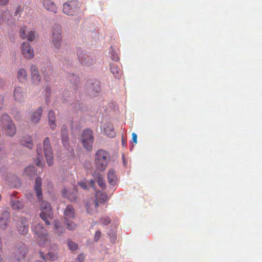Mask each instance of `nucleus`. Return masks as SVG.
Returning <instances> with one entry per match:
<instances>
[{
	"instance_id": "obj_1",
	"label": "nucleus",
	"mask_w": 262,
	"mask_h": 262,
	"mask_svg": "<svg viewBox=\"0 0 262 262\" xmlns=\"http://www.w3.org/2000/svg\"><path fill=\"white\" fill-rule=\"evenodd\" d=\"M110 160V155L105 150L99 149L95 154L94 165L97 170L103 171L106 168Z\"/></svg>"
},
{
	"instance_id": "obj_2",
	"label": "nucleus",
	"mask_w": 262,
	"mask_h": 262,
	"mask_svg": "<svg viewBox=\"0 0 262 262\" xmlns=\"http://www.w3.org/2000/svg\"><path fill=\"white\" fill-rule=\"evenodd\" d=\"M32 230L36 235L40 246H44L48 244L47 231L39 222L34 221L32 223Z\"/></svg>"
},
{
	"instance_id": "obj_3",
	"label": "nucleus",
	"mask_w": 262,
	"mask_h": 262,
	"mask_svg": "<svg viewBox=\"0 0 262 262\" xmlns=\"http://www.w3.org/2000/svg\"><path fill=\"white\" fill-rule=\"evenodd\" d=\"M0 121L5 132L7 135L12 137L15 134L16 131L15 125L7 114L2 115Z\"/></svg>"
},
{
	"instance_id": "obj_4",
	"label": "nucleus",
	"mask_w": 262,
	"mask_h": 262,
	"mask_svg": "<svg viewBox=\"0 0 262 262\" xmlns=\"http://www.w3.org/2000/svg\"><path fill=\"white\" fill-rule=\"evenodd\" d=\"M63 12L68 15L75 16L80 12V5L78 1L72 0L64 3Z\"/></svg>"
},
{
	"instance_id": "obj_5",
	"label": "nucleus",
	"mask_w": 262,
	"mask_h": 262,
	"mask_svg": "<svg viewBox=\"0 0 262 262\" xmlns=\"http://www.w3.org/2000/svg\"><path fill=\"white\" fill-rule=\"evenodd\" d=\"M40 207L41 212L40 213V216L45 221L47 225H49L50 224L49 220H52L53 218V214L50 204L47 202H42Z\"/></svg>"
},
{
	"instance_id": "obj_6",
	"label": "nucleus",
	"mask_w": 262,
	"mask_h": 262,
	"mask_svg": "<svg viewBox=\"0 0 262 262\" xmlns=\"http://www.w3.org/2000/svg\"><path fill=\"white\" fill-rule=\"evenodd\" d=\"M81 141L85 149L88 151H91L94 142L93 133L90 129H84L82 134Z\"/></svg>"
},
{
	"instance_id": "obj_7",
	"label": "nucleus",
	"mask_w": 262,
	"mask_h": 262,
	"mask_svg": "<svg viewBox=\"0 0 262 262\" xmlns=\"http://www.w3.org/2000/svg\"><path fill=\"white\" fill-rule=\"evenodd\" d=\"M61 30L59 27H56L53 29L51 38V46L55 50L58 51L61 46Z\"/></svg>"
},
{
	"instance_id": "obj_8",
	"label": "nucleus",
	"mask_w": 262,
	"mask_h": 262,
	"mask_svg": "<svg viewBox=\"0 0 262 262\" xmlns=\"http://www.w3.org/2000/svg\"><path fill=\"white\" fill-rule=\"evenodd\" d=\"M43 149L44 155L48 166H51L53 164V154L50 139L48 137L45 139L43 142Z\"/></svg>"
},
{
	"instance_id": "obj_9",
	"label": "nucleus",
	"mask_w": 262,
	"mask_h": 262,
	"mask_svg": "<svg viewBox=\"0 0 262 262\" xmlns=\"http://www.w3.org/2000/svg\"><path fill=\"white\" fill-rule=\"evenodd\" d=\"M22 55L26 59H32L34 56V52L33 48L28 42H24L21 45Z\"/></svg>"
},
{
	"instance_id": "obj_10",
	"label": "nucleus",
	"mask_w": 262,
	"mask_h": 262,
	"mask_svg": "<svg viewBox=\"0 0 262 262\" xmlns=\"http://www.w3.org/2000/svg\"><path fill=\"white\" fill-rule=\"evenodd\" d=\"M77 56L79 62L84 66H90L94 62L93 60L84 51L81 50H78Z\"/></svg>"
},
{
	"instance_id": "obj_11",
	"label": "nucleus",
	"mask_w": 262,
	"mask_h": 262,
	"mask_svg": "<svg viewBox=\"0 0 262 262\" xmlns=\"http://www.w3.org/2000/svg\"><path fill=\"white\" fill-rule=\"evenodd\" d=\"M17 227L19 233L25 235L28 231V221L26 218H20L17 222Z\"/></svg>"
},
{
	"instance_id": "obj_12",
	"label": "nucleus",
	"mask_w": 262,
	"mask_h": 262,
	"mask_svg": "<svg viewBox=\"0 0 262 262\" xmlns=\"http://www.w3.org/2000/svg\"><path fill=\"white\" fill-rule=\"evenodd\" d=\"M20 37L25 39L27 38L30 41H32L35 38V33L33 30H28L26 27H23L20 30Z\"/></svg>"
},
{
	"instance_id": "obj_13",
	"label": "nucleus",
	"mask_w": 262,
	"mask_h": 262,
	"mask_svg": "<svg viewBox=\"0 0 262 262\" xmlns=\"http://www.w3.org/2000/svg\"><path fill=\"white\" fill-rule=\"evenodd\" d=\"M6 23L8 25L13 24V20L8 11H2L0 9V25Z\"/></svg>"
},
{
	"instance_id": "obj_14",
	"label": "nucleus",
	"mask_w": 262,
	"mask_h": 262,
	"mask_svg": "<svg viewBox=\"0 0 262 262\" xmlns=\"http://www.w3.org/2000/svg\"><path fill=\"white\" fill-rule=\"evenodd\" d=\"M43 6L48 12L56 14L57 13V7L55 3L51 0H43Z\"/></svg>"
},
{
	"instance_id": "obj_15",
	"label": "nucleus",
	"mask_w": 262,
	"mask_h": 262,
	"mask_svg": "<svg viewBox=\"0 0 262 262\" xmlns=\"http://www.w3.org/2000/svg\"><path fill=\"white\" fill-rule=\"evenodd\" d=\"M41 185V179L40 177L36 178L34 188L39 201H41L42 200Z\"/></svg>"
},
{
	"instance_id": "obj_16",
	"label": "nucleus",
	"mask_w": 262,
	"mask_h": 262,
	"mask_svg": "<svg viewBox=\"0 0 262 262\" xmlns=\"http://www.w3.org/2000/svg\"><path fill=\"white\" fill-rule=\"evenodd\" d=\"M13 95L16 101L21 102L24 100L26 93L21 87L17 86L14 89Z\"/></svg>"
},
{
	"instance_id": "obj_17",
	"label": "nucleus",
	"mask_w": 262,
	"mask_h": 262,
	"mask_svg": "<svg viewBox=\"0 0 262 262\" xmlns=\"http://www.w3.org/2000/svg\"><path fill=\"white\" fill-rule=\"evenodd\" d=\"M61 141L63 146L68 149L69 147L68 130L66 125H63L61 130Z\"/></svg>"
},
{
	"instance_id": "obj_18",
	"label": "nucleus",
	"mask_w": 262,
	"mask_h": 262,
	"mask_svg": "<svg viewBox=\"0 0 262 262\" xmlns=\"http://www.w3.org/2000/svg\"><path fill=\"white\" fill-rule=\"evenodd\" d=\"M10 213L8 211H4L0 216V227L5 229L9 223Z\"/></svg>"
},
{
	"instance_id": "obj_19",
	"label": "nucleus",
	"mask_w": 262,
	"mask_h": 262,
	"mask_svg": "<svg viewBox=\"0 0 262 262\" xmlns=\"http://www.w3.org/2000/svg\"><path fill=\"white\" fill-rule=\"evenodd\" d=\"M64 220H73L75 217V211L73 206L68 205L63 212Z\"/></svg>"
},
{
	"instance_id": "obj_20",
	"label": "nucleus",
	"mask_w": 262,
	"mask_h": 262,
	"mask_svg": "<svg viewBox=\"0 0 262 262\" xmlns=\"http://www.w3.org/2000/svg\"><path fill=\"white\" fill-rule=\"evenodd\" d=\"M48 122L50 128L54 130L57 126L55 113L53 110H50L48 114Z\"/></svg>"
},
{
	"instance_id": "obj_21",
	"label": "nucleus",
	"mask_w": 262,
	"mask_h": 262,
	"mask_svg": "<svg viewBox=\"0 0 262 262\" xmlns=\"http://www.w3.org/2000/svg\"><path fill=\"white\" fill-rule=\"evenodd\" d=\"M42 108L39 107L35 112H34L30 116V120L32 123L36 124L40 119L42 113Z\"/></svg>"
},
{
	"instance_id": "obj_22",
	"label": "nucleus",
	"mask_w": 262,
	"mask_h": 262,
	"mask_svg": "<svg viewBox=\"0 0 262 262\" xmlns=\"http://www.w3.org/2000/svg\"><path fill=\"white\" fill-rule=\"evenodd\" d=\"M95 197V207H97L98 206L99 203H103L106 201L108 199L107 195L105 193L101 191L96 192Z\"/></svg>"
},
{
	"instance_id": "obj_23",
	"label": "nucleus",
	"mask_w": 262,
	"mask_h": 262,
	"mask_svg": "<svg viewBox=\"0 0 262 262\" xmlns=\"http://www.w3.org/2000/svg\"><path fill=\"white\" fill-rule=\"evenodd\" d=\"M107 177L108 182L110 185L114 186L117 183V177H116V171L114 169H109Z\"/></svg>"
},
{
	"instance_id": "obj_24",
	"label": "nucleus",
	"mask_w": 262,
	"mask_h": 262,
	"mask_svg": "<svg viewBox=\"0 0 262 262\" xmlns=\"http://www.w3.org/2000/svg\"><path fill=\"white\" fill-rule=\"evenodd\" d=\"M27 252V249L25 246L23 245L21 246L20 248H17L16 253L15 257L18 260H20L22 259H24Z\"/></svg>"
},
{
	"instance_id": "obj_25",
	"label": "nucleus",
	"mask_w": 262,
	"mask_h": 262,
	"mask_svg": "<svg viewBox=\"0 0 262 262\" xmlns=\"http://www.w3.org/2000/svg\"><path fill=\"white\" fill-rule=\"evenodd\" d=\"M76 192L75 190L72 192H69L68 190L64 188L62 191V195L64 198H67L70 201L74 202L77 199Z\"/></svg>"
},
{
	"instance_id": "obj_26",
	"label": "nucleus",
	"mask_w": 262,
	"mask_h": 262,
	"mask_svg": "<svg viewBox=\"0 0 262 262\" xmlns=\"http://www.w3.org/2000/svg\"><path fill=\"white\" fill-rule=\"evenodd\" d=\"M17 77L19 82H25L28 77L26 70L23 68L19 69L17 71Z\"/></svg>"
},
{
	"instance_id": "obj_27",
	"label": "nucleus",
	"mask_w": 262,
	"mask_h": 262,
	"mask_svg": "<svg viewBox=\"0 0 262 262\" xmlns=\"http://www.w3.org/2000/svg\"><path fill=\"white\" fill-rule=\"evenodd\" d=\"M94 178L97 180L98 185L101 188H104L106 186L105 181L99 172H95L93 174Z\"/></svg>"
},
{
	"instance_id": "obj_28",
	"label": "nucleus",
	"mask_w": 262,
	"mask_h": 262,
	"mask_svg": "<svg viewBox=\"0 0 262 262\" xmlns=\"http://www.w3.org/2000/svg\"><path fill=\"white\" fill-rule=\"evenodd\" d=\"M54 230L56 233L60 235L64 231V228L62 227L61 223L59 221H55L53 223Z\"/></svg>"
},
{
	"instance_id": "obj_29",
	"label": "nucleus",
	"mask_w": 262,
	"mask_h": 262,
	"mask_svg": "<svg viewBox=\"0 0 262 262\" xmlns=\"http://www.w3.org/2000/svg\"><path fill=\"white\" fill-rule=\"evenodd\" d=\"M111 71L116 78L119 79L120 77L121 72L119 67L117 65L114 63L112 64L111 65Z\"/></svg>"
},
{
	"instance_id": "obj_30",
	"label": "nucleus",
	"mask_w": 262,
	"mask_h": 262,
	"mask_svg": "<svg viewBox=\"0 0 262 262\" xmlns=\"http://www.w3.org/2000/svg\"><path fill=\"white\" fill-rule=\"evenodd\" d=\"M37 159L36 162V165L39 167H42L45 165L43 161V157L42 155L41 150L40 148L37 149Z\"/></svg>"
},
{
	"instance_id": "obj_31",
	"label": "nucleus",
	"mask_w": 262,
	"mask_h": 262,
	"mask_svg": "<svg viewBox=\"0 0 262 262\" xmlns=\"http://www.w3.org/2000/svg\"><path fill=\"white\" fill-rule=\"evenodd\" d=\"M40 256L41 258L45 259H48L50 260H55L57 259L58 256L57 255L53 252H49L46 256V257L44 256L43 253L42 252H40Z\"/></svg>"
},
{
	"instance_id": "obj_32",
	"label": "nucleus",
	"mask_w": 262,
	"mask_h": 262,
	"mask_svg": "<svg viewBox=\"0 0 262 262\" xmlns=\"http://www.w3.org/2000/svg\"><path fill=\"white\" fill-rule=\"evenodd\" d=\"M11 204L12 208L15 210H20L24 207V204L19 200L13 201L11 202Z\"/></svg>"
},
{
	"instance_id": "obj_33",
	"label": "nucleus",
	"mask_w": 262,
	"mask_h": 262,
	"mask_svg": "<svg viewBox=\"0 0 262 262\" xmlns=\"http://www.w3.org/2000/svg\"><path fill=\"white\" fill-rule=\"evenodd\" d=\"M21 144L26 146L29 149H31L33 147V143L30 137H28L27 138L24 137L21 140Z\"/></svg>"
},
{
	"instance_id": "obj_34",
	"label": "nucleus",
	"mask_w": 262,
	"mask_h": 262,
	"mask_svg": "<svg viewBox=\"0 0 262 262\" xmlns=\"http://www.w3.org/2000/svg\"><path fill=\"white\" fill-rule=\"evenodd\" d=\"M73 220H64V224L68 229L73 230L77 228V224L72 221Z\"/></svg>"
},
{
	"instance_id": "obj_35",
	"label": "nucleus",
	"mask_w": 262,
	"mask_h": 262,
	"mask_svg": "<svg viewBox=\"0 0 262 262\" xmlns=\"http://www.w3.org/2000/svg\"><path fill=\"white\" fill-rule=\"evenodd\" d=\"M105 134L109 137L113 138L115 136V133L111 125L107 126L104 128Z\"/></svg>"
},
{
	"instance_id": "obj_36",
	"label": "nucleus",
	"mask_w": 262,
	"mask_h": 262,
	"mask_svg": "<svg viewBox=\"0 0 262 262\" xmlns=\"http://www.w3.org/2000/svg\"><path fill=\"white\" fill-rule=\"evenodd\" d=\"M90 93H92V95L93 96L95 95V94L93 93L92 91L94 92V93H97L100 91V88L99 85L97 83H92V85L89 88Z\"/></svg>"
},
{
	"instance_id": "obj_37",
	"label": "nucleus",
	"mask_w": 262,
	"mask_h": 262,
	"mask_svg": "<svg viewBox=\"0 0 262 262\" xmlns=\"http://www.w3.org/2000/svg\"><path fill=\"white\" fill-rule=\"evenodd\" d=\"M25 172L26 174L31 177L36 173V168L33 166H29L26 168Z\"/></svg>"
},
{
	"instance_id": "obj_38",
	"label": "nucleus",
	"mask_w": 262,
	"mask_h": 262,
	"mask_svg": "<svg viewBox=\"0 0 262 262\" xmlns=\"http://www.w3.org/2000/svg\"><path fill=\"white\" fill-rule=\"evenodd\" d=\"M69 80H71V82L75 85H77L79 82V77L74 74H70L68 76Z\"/></svg>"
},
{
	"instance_id": "obj_39",
	"label": "nucleus",
	"mask_w": 262,
	"mask_h": 262,
	"mask_svg": "<svg viewBox=\"0 0 262 262\" xmlns=\"http://www.w3.org/2000/svg\"><path fill=\"white\" fill-rule=\"evenodd\" d=\"M31 80L33 84L38 85L41 81V76L39 74L31 77Z\"/></svg>"
},
{
	"instance_id": "obj_40",
	"label": "nucleus",
	"mask_w": 262,
	"mask_h": 262,
	"mask_svg": "<svg viewBox=\"0 0 262 262\" xmlns=\"http://www.w3.org/2000/svg\"><path fill=\"white\" fill-rule=\"evenodd\" d=\"M67 244H68L69 248L71 250L75 251V250H77V249L78 248L77 244L76 243H75L70 239L67 241Z\"/></svg>"
},
{
	"instance_id": "obj_41",
	"label": "nucleus",
	"mask_w": 262,
	"mask_h": 262,
	"mask_svg": "<svg viewBox=\"0 0 262 262\" xmlns=\"http://www.w3.org/2000/svg\"><path fill=\"white\" fill-rule=\"evenodd\" d=\"M101 224L104 226L109 225L111 222V220L108 216L102 217L100 219Z\"/></svg>"
},
{
	"instance_id": "obj_42",
	"label": "nucleus",
	"mask_w": 262,
	"mask_h": 262,
	"mask_svg": "<svg viewBox=\"0 0 262 262\" xmlns=\"http://www.w3.org/2000/svg\"><path fill=\"white\" fill-rule=\"evenodd\" d=\"M31 77L39 74L37 67L35 65H32L30 68Z\"/></svg>"
},
{
	"instance_id": "obj_43",
	"label": "nucleus",
	"mask_w": 262,
	"mask_h": 262,
	"mask_svg": "<svg viewBox=\"0 0 262 262\" xmlns=\"http://www.w3.org/2000/svg\"><path fill=\"white\" fill-rule=\"evenodd\" d=\"M101 232L99 230L97 231L95 234V236L94 237V241H95V242L98 241V240L101 237Z\"/></svg>"
},
{
	"instance_id": "obj_44",
	"label": "nucleus",
	"mask_w": 262,
	"mask_h": 262,
	"mask_svg": "<svg viewBox=\"0 0 262 262\" xmlns=\"http://www.w3.org/2000/svg\"><path fill=\"white\" fill-rule=\"evenodd\" d=\"M79 185L83 189H87L86 184L84 181H81L78 182Z\"/></svg>"
},
{
	"instance_id": "obj_45",
	"label": "nucleus",
	"mask_w": 262,
	"mask_h": 262,
	"mask_svg": "<svg viewBox=\"0 0 262 262\" xmlns=\"http://www.w3.org/2000/svg\"><path fill=\"white\" fill-rule=\"evenodd\" d=\"M84 257L83 254H81L78 255L77 260L78 262H84Z\"/></svg>"
},
{
	"instance_id": "obj_46",
	"label": "nucleus",
	"mask_w": 262,
	"mask_h": 262,
	"mask_svg": "<svg viewBox=\"0 0 262 262\" xmlns=\"http://www.w3.org/2000/svg\"><path fill=\"white\" fill-rule=\"evenodd\" d=\"M132 140L134 143L136 144L137 143V135L135 133H132Z\"/></svg>"
},
{
	"instance_id": "obj_47",
	"label": "nucleus",
	"mask_w": 262,
	"mask_h": 262,
	"mask_svg": "<svg viewBox=\"0 0 262 262\" xmlns=\"http://www.w3.org/2000/svg\"><path fill=\"white\" fill-rule=\"evenodd\" d=\"M9 0H0V5H6L8 4Z\"/></svg>"
},
{
	"instance_id": "obj_48",
	"label": "nucleus",
	"mask_w": 262,
	"mask_h": 262,
	"mask_svg": "<svg viewBox=\"0 0 262 262\" xmlns=\"http://www.w3.org/2000/svg\"><path fill=\"white\" fill-rule=\"evenodd\" d=\"M3 106V98L2 96H0V110L2 108Z\"/></svg>"
},
{
	"instance_id": "obj_49",
	"label": "nucleus",
	"mask_w": 262,
	"mask_h": 262,
	"mask_svg": "<svg viewBox=\"0 0 262 262\" xmlns=\"http://www.w3.org/2000/svg\"><path fill=\"white\" fill-rule=\"evenodd\" d=\"M90 183L91 187H92L94 188V185L95 183V181L93 180H91Z\"/></svg>"
},
{
	"instance_id": "obj_50",
	"label": "nucleus",
	"mask_w": 262,
	"mask_h": 262,
	"mask_svg": "<svg viewBox=\"0 0 262 262\" xmlns=\"http://www.w3.org/2000/svg\"><path fill=\"white\" fill-rule=\"evenodd\" d=\"M112 59L114 60H118V57L117 55H113V57H112Z\"/></svg>"
},
{
	"instance_id": "obj_51",
	"label": "nucleus",
	"mask_w": 262,
	"mask_h": 262,
	"mask_svg": "<svg viewBox=\"0 0 262 262\" xmlns=\"http://www.w3.org/2000/svg\"><path fill=\"white\" fill-rule=\"evenodd\" d=\"M122 158H123V164H124V166H126V161H125L124 160V156L123 155L122 156Z\"/></svg>"
},
{
	"instance_id": "obj_52",
	"label": "nucleus",
	"mask_w": 262,
	"mask_h": 262,
	"mask_svg": "<svg viewBox=\"0 0 262 262\" xmlns=\"http://www.w3.org/2000/svg\"><path fill=\"white\" fill-rule=\"evenodd\" d=\"M96 224H97V222H93L92 223V226H95Z\"/></svg>"
},
{
	"instance_id": "obj_53",
	"label": "nucleus",
	"mask_w": 262,
	"mask_h": 262,
	"mask_svg": "<svg viewBox=\"0 0 262 262\" xmlns=\"http://www.w3.org/2000/svg\"><path fill=\"white\" fill-rule=\"evenodd\" d=\"M114 240L115 241V238H112V241Z\"/></svg>"
},
{
	"instance_id": "obj_54",
	"label": "nucleus",
	"mask_w": 262,
	"mask_h": 262,
	"mask_svg": "<svg viewBox=\"0 0 262 262\" xmlns=\"http://www.w3.org/2000/svg\"><path fill=\"white\" fill-rule=\"evenodd\" d=\"M36 262H42V261H36Z\"/></svg>"
},
{
	"instance_id": "obj_55",
	"label": "nucleus",
	"mask_w": 262,
	"mask_h": 262,
	"mask_svg": "<svg viewBox=\"0 0 262 262\" xmlns=\"http://www.w3.org/2000/svg\"><path fill=\"white\" fill-rule=\"evenodd\" d=\"M0 259H1V258L0 257Z\"/></svg>"
}]
</instances>
